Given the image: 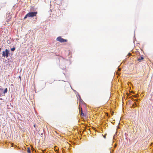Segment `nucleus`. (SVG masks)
Listing matches in <instances>:
<instances>
[{"label": "nucleus", "instance_id": "1", "mask_svg": "<svg viewBox=\"0 0 153 153\" xmlns=\"http://www.w3.org/2000/svg\"><path fill=\"white\" fill-rule=\"evenodd\" d=\"M38 12L37 11L29 12L27 13L24 18V19H26L27 17H33L36 16Z\"/></svg>", "mask_w": 153, "mask_h": 153}, {"label": "nucleus", "instance_id": "2", "mask_svg": "<svg viewBox=\"0 0 153 153\" xmlns=\"http://www.w3.org/2000/svg\"><path fill=\"white\" fill-rule=\"evenodd\" d=\"M10 54L9 51L7 49H6L5 51L2 52V56L5 57H7L9 56V54Z\"/></svg>", "mask_w": 153, "mask_h": 153}, {"label": "nucleus", "instance_id": "3", "mask_svg": "<svg viewBox=\"0 0 153 153\" xmlns=\"http://www.w3.org/2000/svg\"><path fill=\"white\" fill-rule=\"evenodd\" d=\"M56 40L61 43L66 42L67 41V40L64 39L62 38L61 36H59L57 37L56 39Z\"/></svg>", "mask_w": 153, "mask_h": 153}, {"label": "nucleus", "instance_id": "4", "mask_svg": "<svg viewBox=\"0 0 153 153\" xmlns=\"http://www.w3.org/2000/svg\"><path fill=\"white\" fill-rule=\"evenodd\" d=\"M79 113L80 114V115L81 116H84V113L82 112V108L80 106V105H79Z\"/></svg>", "mask_w": 153, "mask_h": 153}, {"label": "nucleus", "instance_id": "5", "mask_svg": "<svg viewBox=\"0 0 153 153\" xmlns=\"http://www.w3.org/2000/svg\"><path fill=\"white\" fill-rule=\"evenodd\" d=\"M144 59L143 58L142 56H140L138 58V60L141 61L142 60Z\"/></svg>", "mask_w": 153, "mask_h": 153}, {"label": "nucleus", "instance_id": "6", "mask_svg": "<svg viewBox=\"0 0 153 153\" xmlns=\"http://www.w3.org/2000/svg\"><path fill=\"white\" fill-rule=\"evenodd\" d=\"M27 152L28 153H31V151L29 148H27Z\"/></svg>", "mask_w": 153, "mask_h": 153}, {"label": "nucleus", "instance_id": "7", "mask_svg": "<svg viewBox=\"0 0 153 153\" xmlns=\"http://www.w3.org/2000/svg\"><path fill=\"white\" fill-rule=\"evenodd\" d=\"M7 88H5L3 92L4 94H5V93H6L7 92Z\"/></svg>", "mask_w": 153, "mask_h": 153}, {"label": "nucleus", "instance_id": "8", "mask_svg": "<svg viewBox=\"0 0 153 153\" xmlns=\"http://www.w3.org/2000/svg\"><path fill=\"white\" fill-rule=\"evenodd\" d=\"M15 49L16 48H13L11 49V50L12 51H14L15 50Z\"/></svg>", "mask_w": 153, "mask_h": 153}, {"label": "nucleus", "instance_id": "9", "mask_svg": "<svg viewBox=\"0 0 153 153\" xmlns=\"http://www.w3.org/2000/svg\"><path fill=\"white\" fill-rule=\"evenodd\" d=\"M57 148V147H56H56H54V150H55V151H57V149H56V148Z\"/></svg>", "mask_w": 153, "mask_h": 153}, {"label": "nucleus", "instance_id": "10", "mask_svg": "<svg viewBox=\"0 0 153 153\" xmlns=\"http://www.w3.org/2000/svg\"><path fill=\"white\" fill-rule=\"evenodd\" d=\"M134 97H135V98L137 97V96L136 95H135L134 96Z\"/></svg>", "mask_w": 153, "mask_h": 153}, {"label": "nucleus", "instance_id": "11", "mask_svg": "<svg viewBox=\"0 0 153 153\" xmlns=\"http://www.w3.org/2000/svg\"><path fill=\"white\" fill-rule=\"evenodd\" d=\"M103 137L104 138H105V135H104L103 136Z\"/></svg>", "mask_w": 153, "mask_h": 153}, {"label": "nucleus", "instance_id": "12", "mask_svg": "<svg viewBox=\"0 0 153 153\" xmlns=\"http://www.w3.org/2000/svg\"><path fill=\"white\" fill-rule=\"evenodd\" d=\"M120 70H121V69H120V68H119V69H118V70H119V71H120Z\"/></svg>", "mask_w": 153, "mask_h": 153}, {"label": "nucleus", "instance_id": "13", "mask_svg": "<svg viewBox=\"0 0 153 153\" xmlns=\"http://www.w3.org/2000/svg\"><path fill=\"white\" fill-rule=\"evenodd\" d=\"M34 127L35 128L36 126H35V125H34Z\"/></svg>", "mask_w": 153, "mask_h": 153}, {"label": "nucleus", "instance_id": "14", "mask_svg": "<svg viewBox=\"0 0 153 153\" xmlns=\"http://www.w3.org/2000/svg\"><path fill=\"white\" fill-rule=\"evenodd\" d=\"M19 78H20V79H21V77L20 76H19Z\"/></svg>", "mask_w": 153, "mask_h": 153}, {"label": "nucleus", "instance_id": "15", "mask_svg": "<svg viewBox=\"0 0 153 153\" xmlns=\"http://www.w3.org/2000/svg\"><path fill=\"white\" fill-rule=\"evenodd\" d=\"M1 51V48H0V51Z\"/></svg>", "mask_w": 153, "mask_h": 153}, {"label": "nucleus", "instance_id": "16", "mask_svg": "<svg viewBox=\"0 0 153 153\" xmlns=\"http://www.w3.org/2000/svg\"><path fill=\"white\" fill-rule=\"evenodd\" d=\"M136 101H137V100H136Z\"/></svg>", "mask_w": 153, "mask_h": 153}]
</instances>
